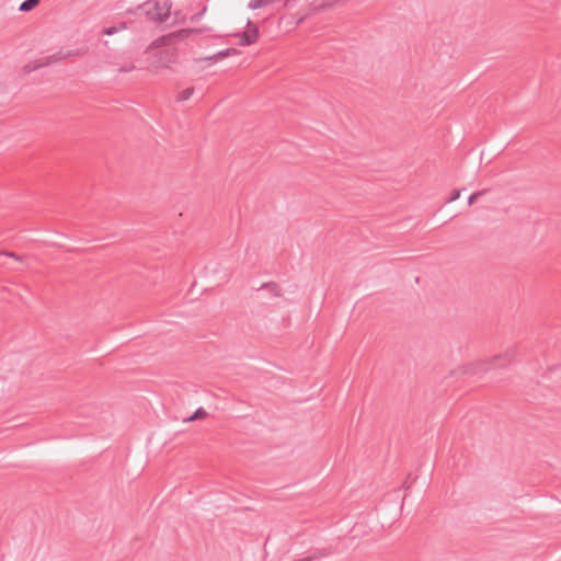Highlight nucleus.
Instances as JSON below:
<instances>
[{"label":"nucleus","instance_id":"nucleus-9","mask_svg":"<svg viewBox=\"0 0 561 561\" xmlns=\"http://www.w3.org/2000/svg\"><path fill=\"white\" fill-rule=\"evenodd\" d=\"M278 2H282V0H251L248 3V8L251 9V10H257L260 8L267 7V5H271V4H275V3H278Z\"/></svg>","mask_w":561,"mask_h":561},{"label":"nucleus","instance_id":"nucleus-19","mask_svg":"<svg viewBox=\"0 0 561 561\" xmlns=\"http://www.w3.org/2000/svg\"><path fill=\"white\" fill-rule=\"evenodd\" d=\"M135 69V66L134 65H125V66H122L118 71L119 72H129L131 70Z\"/></svg>","mask_w":561,"mask_h":561},{"label":"nucleus","instance_id":"nucleus-18","mask_svg":"<svg viewBox=\"0 0 561 561\" xmlns=\"http://www.w3.org/2000/svg\"><path fill=\"white\" fill-rule=\"evenodd\" d=\"M460 193H461L460 190H454L451 192L450 196L448 197L447 203L457 201L460 197Z\"/></svg>","mask_w":561,"mask_h":561},{"label":"nucleus","instance_id":"nucleus-23","mask_svg":"<svg viewBox=\"0 0 561 561\" xmlns=\"http://www.w3.org/2000/svg\"><path fill=\"white\" fill-rule=\"evenodd\" d=\"M226 50L229 51V56H232V55H239L240 54V50H238L237 48H226Z\"/></svg>","mask_w":561,"mask_h":561},{"label":"nucleus","instance_id":"nucleus-10","mask_svg":"<svg viewBox=\"0 0 561 561\" xmlns=\"http://www.w3.org/2000/svg\"><path fill=\"white\" fill-rule=\"evenodd\" d=\"M260 289L267 290L274 297H279L282 295L280 287L275 282L264 283L261 285Z\"/></svg>","mask_w":561,"mask_h":561},{"label":"nucleus","instance_id":"nucleus-3","mask_svg":"<svg viewBox=\"0 0 561 561\" xmlns=\"http://www.w3.org/2000/svg\"><path fill=\"white\" fill-rule=\"evenodd\" d=\"M209 27H198V28H181L174 32H170L165 35H162L154 39L149 48H160V47H167L171 46L175 43H179L185 38H188L191 36L199 35L202 33L209 32Z\"/></svg>","mask_w":561,"mask_h":561},{"label":"nucleus","instance_id":"nucleus-20","mask_svg":"<svg viewBox=\"0 0 561 561\" xmlns=\"http://www.w3.org/2000/svg\"><path fill=\"white\" fill-rule=\"evenodd\" d=\"M282 8H293L296 3V0H282Z\"/></svg>","mask_w":561,"mask_h":561},{"label":"nucleus","instance_id":"nucleus-11","mask_svg":"<svg viewBox=\"0 0 561 561\" xmlns=\"http://www.w3.org/2000/svg\"><path fill=\"white\" fill-rule=\"evenodd\" d=\"M207 416H208L207 411L204 408H198L197 410L194 411V413L192 415L185 417L183 421L184 422H194L197 420H204Z\"/></svg>","mask_w":561,"mask_h":561},{"label":"nucleus","instance_id":"nucleus-5","mask_svg":"<svg viewBox=\"0 0 561 561\" xmlns=\"http://www.w3.org/2000/svg\"><path fill=\"white\" fill-rule=\"evenodd\" d=\"M85 54V50L77 49V50H68L66 53H62L61 50L48 56V62H57L70 57H77V56H83Z\"/></svg>","mask_w":561,"mask_h":561},{"label":"nucleus","instance_id":"nucleus-12","mask_svg":"<svg viewBox=\"0 0 561 561\" xmlns=\"http://www.w3.org/2000/svg\"><path fill=\"white\" fill-rule=\"evenodd\" d=\"M226 57H229V51L224 49V50H220L211 56H208V57H205V58H199V59H196V62H199V61H217V60H221Z\"/></svg>","mask_w":561,"mask_h":561},{"label":"nucleus","instance_id":"nucleus-21","mask_svg":"<svg viewBox=\"0 0 561 561\" xmlns=\"http://www.w3.org/2000/svg\"><path fill=\"white\" fill-rule=\"evenodd\" d=\"M1 254H4V255L10 256V257H13L15 260H21V257L16 253H14V252L1 251L0 255Z\"/></svg>","mask_w":561,"mask_h":561},{"label":"nucleus","instance_id":"nucleus-6","mask_svg":"<svg viewBox=\"0 0 561 561\" xmlns=\"http://www.w3.org/2000/svg\"><path fill=\"white\" fill-rule=\"evenodd\" d=\"M178 54L174 48H167L159 53V62L162 67H168L169 64L176 61Z\"/></svg>","mask_w":561,"mask_h":561},{"label":"nucleus","instance_id":"nucleus-8","mask_svg":"<svg viewBox=\"0 0 561 561\" xmlns=\"http://www.w3.org/2000/svg\"><path fill=\"white\" fill-rule=\"evenodd\" d=\"M333 552L334 550L331 547L314 549L308 557H305L304 559H309V561H313L324 557H329L333 554Z\"/></svg>","mask_w":561,"mask_h":561},{"label":"nucleus","instance_id":"nucleus-2","mask_svg":"<svg viewBox=\"0 0 561 561\" xmlns=\"http://www.w3.org/2000/svg\"><path fill=\"white\" fill-rule=\"evenodd\" d=\"M171 7L169 0L164 1L163 4L158 0H148L139 4L136 10L146 15L149 21L162 23L170 16Z\"/></svg>","mask_w":561,"mask_h":561},{"label":"nucleus","instance_id":"nucleus-7","mask_svg":"<svg viewBox=\"0 0 561 561\" xmlns=\"http://www.w3.org/2000/svg\"><path fill=\"white\" fill-rule=\"evenodd\" d=\"M51 65V62H48V56L45 57V58H42L41 60L36 61V62H28L26 64L24 67H23V73L25 75H28L31 73L32 71H35L39 68H43V67H46V66H49Z\"/></svg>","mask_w":561,"mask_h":561},{"label":"nucleus","instance_id":"nucleus-14","mask_svg":"<svg viewBox=\"0 0 561 561\" xmlns=\"http://www.w3.org/2000/svg\"><path fill=\"white\" fill-rule=\"evenodd\" d=\"M127 27V22H119V24L116 26V25H113V26H108V27H105L102 33L104 35H113L115 34L116 32H118L119 30H124Z\"/></svg>","mask_w":561,"mask_h":561},{"label":"nucleus","instance_id":"nucleus-15","mask_svg":"<svg viewBox=\"0 0 561 561\" xmlns=\"http://www.w3.org/2000/svg\"><path fill=\"white\" fill-rule=\"evenodd\" d=\"M193 93H194L193 87L186 88L176 95L175 100H176V102L187 101L193 95Z\"/></svg>","mask_w":561,"mask_h":561},{"label":"nucleus","instance_id":"nucleus-13","mask_svg":"<svg viewBox=\"0 0 561 561\" xmlns=\"http://www.w3.org/2000/svg\"><path fill=\"white\" fill-rule=\"evenodd\" d=\"M41 3V0H24L19 8L21 12H30Z\"/></svg>","mask_w":561,"mask_h":561},{"label":"nucleus","instance_id":"nucleus-1","mask_svg":"<svg viewBox=\"0 0 561 561\" xmlns=\"http://www.w3.org/2000/svg\"><path fill=\"white\" fill-rule=\"evenodd\" d=\"M517 355V347L508 348L504 354H499L486 362L470 365L462 369L463 374H476L477 371L486 373L491 368L505 367L511 364Z\"/></svg>","mask_w":561,"mask_h":561},{"label":"nucleus","instance_id":"nucleus-22","mask_svg":"<svg viewBox=\"0 0 561 561\" xmlns=\"http://www.w3.org/2000/svg\"><path fill=\"white\" fill-rule=\"evenodd\" d=\"M411 479H412V474H411V473H409V474H408V477H407V479H405V481L403 482V486H404L405 489H410V486H411V485L409 484V481H411Z\"/></svg>","mask_w":561,"mask_h":561},{"label":"nucleus","instance_id":"nucleus-16","mask_svg":"<svg viewBox=\"0 0 561 561\" xmlns=\"http://www.w3.org/2000/svg\"><path fill=\"white\" fill-rule=\"evenodd\" d=\"M485 192H486V191H484V190H483V191H478V192L472 193V194L469 196V198H468V204H469L470 206H471V205H473V204L478 201V198H479V197H481L482 195H484V194H485Z\"/></svg>","mask_w":561,"mask_h":561},{"label":"nucleus","instance_id":"nucleus-4","mask_svg":"<svg viewBox=\"0 0 561 561\" xmlns=\"http://www.w3.org/2000/svg\"><path fill=\"white\" fill-rule=\"evenodd\" d=\"M239 38L240 46H250L257 42L260 37V28L256 23L251 20L247 22V30L234 34Z\"/></svg>","mask_w":561,"mask_h":561},{"label":"nucleus","instance_id":"nucleus-17","mask_svg":"<svg viewBox=\"0 0 561 561\" xmlns=\"http://www.w3.org/2000/svg\"><path fill=\"white\" fill-rule=\"evenodd\" d=\"M206 12V7H204L199 12L193 14L190 20L192 23H196L199 21V19L203 16V14Z\"/></svg>","mask_w":561,"mask_h":561}]
</instances>
